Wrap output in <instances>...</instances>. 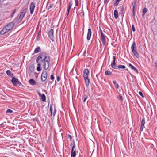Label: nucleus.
<instances>
[{"label": "nucleus", "mask_w": 157, "mask_h": 157, "mask_svg": "<svg viewBox=\"0 0 157 157\" xmlns=\"http://www.w3.org/2000/svg\"><path fill=\"white\" fill-rule=\"evenodd\" d=\"M50 58L49 56H46V54L44 53H42L40 54L36 60V62L37 63V70L39 71H41V63H43V67L44 69L45 70H47L50 65Z\"/></svg>", "instance_id": "obj_1"}, {"label": "nucleus", "mask_w": 157, "mask_h": 157, "mask_svg": "<svg viewBox=\"0 0 157 157\" xmlns=\"http://www.w3.org/2000/svg\"><path fill=\"white\" fill-rule=\"evenodd\" d=\"M73 144V146L72 147L71 150V157H75L76 156V149L75 148V143L74 141H73V143H71L70 146H71Z\"/></svg>", "instance_id": "obj_2"}, {"label": "nucleus", "mask_w": 157, "mask_h": 157, "mask_svg": "<svg viewBox=\"0 0 157 157\" xmlns=\"http://www.w3.org/2000/svg\"><path fill=\"white\" fill-rule=\"evenodd\" d=\"M48 36L50 38L51 40L53 42L54 41V30L52 29L49 31L48 33Z\"/></svg>", "instance_id": "obj_3"}, {"label": "nucleus", "mask_w": 157, "mask_h": 157, "mask_svg": "<svg viewBox=\"0 0 157 157\" xmlns=\"http://www.w3.org/2000/svg\"><path fill=\"white\" fill-rule=\"evenodd\" d=\"M47 74L46 71H44L42 73L41 75V80L43 82H45L47 78Z\"/></svg>", "instance_id": "obj_4"}, {"label": "nucleus", "mask_w": 157, "mask_h": 157, "mask_svg": "<svg viewBox=\"0 0 157 157\" xmlns=\"http://www.w3.org/2000/svg\"><path fill=\"white\" fill-rule=\"evenodd\" d=\"M27 9L26 8H25L22 11V12L21 13L18 19L20 21L22 20L23 18L25 13L26 12Z\"/></svg>", "instance_id": "obj_5"}, {"label": "nucleus", "mask_w": 157, "mask_h": 157, "mask_svg": "<svg viewBox=\"0 0 157 157\" xmlns=\"http://www.w3.org/2000/svg\"><path fill=\"white\" fill-rule=\"evenodd\" d=\"M35 8V3L33 2H31L30 5V14H33Z\"/></svg>", "instance_id": "obj_6"}, {"label": "nucleus", "mask_w": 157, "mask_h": 157, "mask_svg": "<svg viewBox=\"0 0 157 157\" xmlns=\"http://www.w3.org/2000/svg\"><path fill=\"white\" fill-rule=\"evenodd\" d=\"M14 23L13 22H11L7 24L5 27L6 28L8 29V30L9 31L12 29L14 27Z\"/></svg>", "instance_id": "obj_7"}, {"label": "nucleus", "mask_w": 157, "mask_h": 157, "mask_svg": "<svg viewBox=\"0 0 157 157\" xmlns=\"http://www.w3.org/2000/svg\"><path fill=\"white\" fill-rule=\"evenodd\" d=\"M11 82L13 85L15 86H17L19 84L18 79L14 77L13 78Z\"/></svg>", "instance_id": "obj_8"}, {"label": "nucleus", "mask_w": 157, "mask_h": 157, "mask_svg": "<svg viewBox=\"0 0 157 157\" xmlns=\"http://www.w3.org/2000/svg\"><path fill=\"white\" fill-rule=\"evenodd\" d=\"M91 30L90 28H89L88 29V32L87 36V39L89 40L91 38Z\"/></svg>", "instance_id": "obj_9"}, {"label": "nucleus", "mask_w": 157, "mask_h": 157, "mask_svg": "<svg viewBox=\"0 0 157 157\" xmlns=\"http://www.w3.org/2000/svg\"><path fill=\"white\" fill-rule=\"evenodd\" d=\"M145 119L144 118H143L141 122V124L140 126V130L141 131H142L143 130V128L144 127V125L145 124Z\"/></svg>", "instance_id": "obj_10"}, {"label": "nucleus", "mask_w": 157, "mask_h": 157, "mask_svg": "<svg viewBox=\"0 0 157 157\" xmlns=\"http://www.w3.org/2000/svg\"><path fill=\"white\" fill-rule=\"evenodd\" d=\"M9 31V30H8V29L7 28H6V27H5L1 30L0 32V34L1 35H3Z\"/></svg>", "instance_id": "obj_11"}, {"label": "nucleus", "mask_w": 157, "mask_h": 157, "mask_svg": "<svg viewBox=\"0 0 157 157\" xmlns=\"http://www.w3.org/2000/svg\"><path fill=\"white\" fill-rule=\"evenodd\" d=\"M38 94L39 96L41 97L42 101L44 102L45 101L46 99L45 95L44 94H41L40 92H38Z\"/></svg>", "instance_id": "obj_12"}, {"label": "nucleus", "mask_w": 157, "mask_h": 157, "mask_svg": "<svg viewBox=\"0 0 157 157\" xmlns=\"http://www.w3.org/2000/svg\"><path fill=\"white\" fill-rule=\"evenodd\" d=\"M89 71L87 69H85L84 71L83 76L84 78L88 77Z\"/></svg>", "instance_id": "obj_13"}, {"label": "nucleus", "mask_w": 157, "mask_h": 157, "mask_svg": "<svg viewBox=\"0 0 157 157\" xmlns=\"http://www.w3.org/2000/svg\"><path fill=\"white\" fill-rule=\"evenodd\" d=\"M101 38L102 41V43L104 44H105L106 42V40L105 37V36L103 34V33H101Z\"/></svg>", "instance_id": "obj_14"}, {"label": "nucleus", "mask_w": 157, "mask_h": 157, "mask_svg": "<svg viewBox=\"0 0 157 157\" xmlns=\"http://www.w3.org/2000/svg\"><path fill=\"white\" fill-rule=\"evenodd\" d=\"M29 84L32 85H35L37 83V82L33 79H30L29 81Z\"/></svg>", "instance_id": "obj_15"}, {"label": "nucleus", "mask_w": 157, "mask_h": 157, "mask_svg": "<svg viewBox=\"0 0 157 157\" xmlns=\"http://www.w3.org/2000/svg\"><path fill=\"white\" fill-rule=\"evenodd\" d=\"M132 50L134 56L137 58H139V56L138 53L137 52L136 50Z\"/></svg>", "instance_id": "obj_16"}, {"label": "nucleus", "mask_w": 157, "mask_h": 157, "mask_svg": "<svg viewBox=\"0 0 157 157\" xmlns=\"http://www.w3.org/2000/svg\"><path fill=\"white\" fill-rule=\"evenodd\" d=\"M129 66L130 68H132V70L134 71H135L138 73V71L137 69L132 64L129 63Z\"/></svg>", "instance_id": "obj_17"}, {"label": "nucleus", "mask_w": 157, "mask_h": 157, "mask_svg": "<svg viewBox=\"0 0 157 157\" xmlns=\"http://www.w3.org/2000/svg\"><path fill=\"white\" fill-rule=\"evenodd\" d=\"M113 61L111 64V66H112V67L114 68H115L116 63H115V59H116V57L115 56H113Z\"/></svg>", "instance_id": "obj_18"}, {"label": "nucleus", "mask_w": 157, "mask_h": 157, "mask_svg": "<svg viewBox=\"0 0 157 157\" xmlns=\"http://www.w3.org/2000/svg\"><path fill=\"white\" fill-rule=\"evenodd\" d=\"M84 78L85 82L86 85V86L88 87L89 86L90 83V80L88 79V77Z\"/></svg>", "instance_id": "obj_19"}, {"label": "nucleus", "mask_w": 157, "mask_h": 157, "mask_svg": "<svg viewBox=\"0 0 157 157\" xmlns=\"http://www.w3.org/2000/svg\"><path fill=\"white\" fill-rule=\"evenodd\" d=\"M50 110L51 115L52 116L53 115L54 116H55V115L56 112V109L55 108L54 110L53 113V109H52V108L51 106V105Z\"/></svg>", "instance_id": "obj_20"}, {"label": "nucleus", "mask_w": 157, "mask_h": 157, "mask_svg": "<svg viewBox=\"0 0 157 157\" xmlns=\"http://www.w3.org/2000/svg\"><path fill=\"white\" fill-rule=\"evenodd\" d=\"M114 15L116 19H117L118 18V11L117 10V6L116 7L115 10L114 12Z\"/></svg>", "instance_id": "obj_21"}, {"label": "nucleus", "mask_w": 157, "mask_h": 157, "mask_svg": "<svg viewBox=\"0 0 157 157\" xmlns=\"http://www.w3.org/2000/svg\"><path fill=\"white\" fill-rule=\"evenodd\" d=\"M7 74L10 77H13V74L12 73L10 70H7L6 71Z\"/></svg>", "instance_id": "obj_22"}, {"label": "nucleus", "mask_w": 157, "mask_h": 157, "mask_svg": "<svg viewBox=\"0 0 157 157\" xmlns=\"http://www.w3.org/2000/svg\"><path fill=\"white\" fill-rule=\"evenodd\" d=\"M147 10L146 8H144L143 10V13L142 14V16H144L146 13H147Z\"/></svg>", "instance_id": "obj_23"}, {"label": "nucleus", "mask_w": 157, "mask_h": 157, "mask_svg": "<svg viewBox=\"0 0 157 157\" xmlns=\"http://www.w3.org/2000/svg\"><path fill=\"white\" fill-rule=\"evenodd\" d=\"M131 49H135L136 48V43L135 42H133L131 46Z\"/></svg>", "instance_id": "obj_24"}, {"label": "nucleus", "mask_w": 157, "mask_h": 157, "mask_svg": "<svg viewBox=\"0 0 157 157\" xmlns=\"http://www.w3.org/2000/svg\"><path fill=\"white\" fill-rule=\"evenodd\" d=\"M126 68V67L123 65H118V69H125Z\"/></svg>", "instance_id": "obj_25"}, {"label": "nucleus", "mask_w": 157, "mask_h": 157, "mask_svg": "<svg viewBox=\"0 0 157 157\" xmlns=\"http://www.w3.org/2000/svg\"><path fill=\"white\" fill-rule=\"evenodd\" d=\"M84 99L83 100V102H85L87 99L88 98V96L87 95H85L84 96Z\"/></svg>", "instance_id": "obj_26"}, {"label": "nucleus", "mask_w": 157, "mask_h": 157, "mask_svg": "<svg viewBox=\"0 0 157 157\" xmlns=\"http://www.w3.org/2000/svg\"><path fill=\"white\" fill-rule=\"evenodd\" d=\"M113 82L116 87L117 88H118V84H117V82L115 80H113Z\"/></svg>", "instance_id": "obj_27"}, {"label": "nucleus", "mask_w": 157, "mask_h": 157, "mask_svg": "<svg viewBox=\"0 0 157 157\" xmlns=\"http://www.w3.org/2000/svg\"><path fill=\"white\" fill-rule=\"evenodd\" d=\"M13 112V110L11 109H8L6 111V113H11Z\"/></svg>", "instance_id": "obj_28"}, {"label": "nucleus", "mask_w": 157, "mask_h": 157, "mask_svg": "<svg viewBox=\"0 0 157 157\" xmlns=\"http://www.w3.org/2000/svg\"><path fill=\"white\" fill-rule=\"evenodd\" d=\"M54 6V5L53 4H51L49 5V6L48 8V10H51L52 8Z\"/></svg>", "instance_id": "obj_29"}, {"label": "nucleus", "mask_w": 157, "mask_h": 157, "mask_svg": "<svg viewBox=\"0 0 157 157\" xmlns=\"http://www.w3.org/2000/svg\"><path fill=\"white\" fill-rule=\"evenodd\" d=\"M72 2L71 1L69 3L68 8H69V9H71V7L72 6Z\"/></svg>", "instance_id": "obj_30"}, {"label": "nucleus", "mask_w": 157, "mask_h": 157, "mask_svg": "<svg viewBox=\"0 0 157 157\" xmlns=\"http://www.w3.org/2000/svg\"><path fill=\"white\" fill-rule=\"evenodd\" d=\"M105 74L106 75H109L111 74V72L108 71H106L105 72Z\"/></svg>", "instance_id": "obj_31"}, {"label": "nucleus", "mask_w": 157, "mask_h": 157, "mask_svg": "<svg viewBox=\"0 0 157 157\" xmlns=\"http://www.w3.org/2000/svg\"><path fill=\"white\" fill-rule=\"evenodd\" d=\"M121 13L122 14H123L124 13V9L123 6H122L121 9Z\"/></svg>", "instance_id": "obj_32"}, {"label": "nucleus", "mask_w": 157, "mask_h": 157, "mask_svg": "<svg viewBox=\"0 0 157 157\" xmlns=\"http://www.w3.org/2000/svg\"><path fill=\"white\" fill-rule=\"evenodd\" d=\"M118 99L120 101H122L123 99V98L121 95H119L118 96Z\"/></svg>", "instance_id": "obj_33"}, {"label": "nucleus", "mask_w": 157, "mask_h": 157, "mask_svg": "<svg viewBox=\"0 0 157 157\" xmlns=\"http://www.w3.org/2000/svg\"><path fill=\"white\" fill-rule=\"evenodd\" d=\"M132 31L134 32L135 31V28L133 25H132Z\"/></svg>", "instance_id": "obj_34"}, {"label": "nucleus", "mask_w": 157, "mask_h": 157, "mask_svg": "<svg viewBox=\"0 0 157 157\" xmlns=\"http://www.w3.org/2000/svg\"><path fill=\"white\" fill-rule=\"evenodd\" d=\"M139 94L142 97L144 98V96L142 92L141 91H139Z\"/></svg>", "instance_id": "obj_35"}, {"label": "nucleus", "mask_w": 157, "mask_h": 157, "mask_svg": "<svg viewBox=\"0 0 157 157\" xmlns=\"http://www.w3.org/2000/svg\"><path fill=\"white\" fill-rule=\"evenodd\" d=\"M16 9H14V10L13 11V13H12V14H11V17H12L14 14V13H15V12H16Z\"/></svg>", "instance_id": "obj_36"}, {"label": "nucleus", "mask_w": 157, "mask_h": 157, "mask_svg": "<svg viewBox=\"0 0 157 157\" xmlns=\"http://www.w3.org/2000/svg\"><path fill=\"white\" fill-rule=\"evenodd\" d=\"M75 6H77L78 5V0H75Z\"/></svg>", "instance_id": "obj_37"}, {"label": "nucleus", "mask_w": 157, "mask_h": 157, "mask_svg": "<svg viewBox=\"0 0 157 157\" xmlns=\"http://www.w3.org/2000/svg\"><path fill=\"white\" fill-rule=\"evenodd\" d=\"M114 5L116 6L118 5V0H116L114 4Z\"/></svg>", "instance_id": "obj_38"}, {"label": "nucleus", "mask_w": 157, "mask_h": 157, "mask_svg": "<svg viewBox=\"0 0 157 157\" xmlns=\"http://www.w3.org/2000/svg\"><path fill=\"white\" fill-rule=\"evenodd\" d=\"M136 2L134 1L133 3V10H134V9L135 8V6L136 4Z\"/></svg>", "instance_id": "obj_39"}, {"label": "nucleus", "mask_w": 157, "mask_h": 157, "mask_svg": "<svg viewBox=\"0 0 157 157\" xmlns=\"http://www.w3.org/2000/svg\"><path fill=\"white\" fill-rule=\"evenodd\" d=\"M50 78H51V80H53L54 79V76L52 75H51Z\"/></svg>", "instance_id": "obj_40"}, {"label": "nucleus", "mask_w": 157, "mask_h": 157, "mask_svg": "<svg viewBox=\"0 0 157 157\" xmlns=\"http://www.w3.org/2000/svg\"><path fill=\"white\" fill-rule=\"evenodd\" d=\"M56 80H57V81L58 82L59 81V80H60V78H59V77L58 76V77H57Z\"/></svg>", "instance_id": "obj_41"}, {"label": "nucleus", "mask_w": 157, "mask_h": 157, "mask_svg": "<svg viewBox=\"0 0 157 157\" xmlns=\"http://www.w3.org/2000/svg\"><path fill=\"white\" fill-rule=\"evenodd\" d=\"M39 52V50H35L34 52L37 53Z\"/></svg>", "instance_id": "obj_42"}, {"label": "nucleus", "mask_w": 157, "mask_h": 157, "mask_svg": "<svg viewBox=\"0 0 157 157\" xmlns=\"http://www.w3.org/2000/svg\"><path fill=\"white\" fill-rule=\"evenodd\" d=\"M155 67L157 68V63H154Z\"/></svg>", "instance_id": "obj_43"}, {"label": "nucleus", "mask_w": 157, "mask_h": 157, "mask_svg": "<svg viewBox=\"0 0 157 157\" xmlns=\"http://www.w3.org/2000/svg\"><path fill=\"white\" fill-rule=\"evenodd\" d=\"M41 35V31H40L38 35V37L39 36H40Z\"/></svg>", "instance_id": "obj_44"}, {"label": "nucleus", "mask_w": 157, "mask_h": 157, "mask_svg": "<svg viewBox=\"0 0 157 157\" xmlns=\"http://www.w3.org/2000/svg\"><path fill=\"white\" fill-rule=\"evenodd\" d=\"M68 137L70 138V139L71 140L72 139V137L70 135H68Z\"/></svg>", "instance_id": "obj_45"}, {"label": "nucleus", "mask_w": 157, "mask_h": 157, "mask_svg": "<svg viewBox=\"0 0 157 157\" xmlns=\"http://www.w3.org/2000/svg\"><path fill=\"white\" fill-rule=\"evenodd\" d=\"M35 49H40V47H37Z\"/></svg>", "instance_id": "obj_46"}, {"label": "nucleus", "mask_w": 157, "mask_h": 157, "mask_svg": "<svg viewBox=\"0 0 157 157\" xmlns=\"http://www.w3.org/2000/svg\"><path fill=\"white\" fill-rule=\"evenodd\" d=\"M86 53V50H85L84 51V52H83V55L84 56L85 55Z\"/></svg>", "instance_id": "obj_47"}, {"label": "nucleus", "mask_w": 157, "mask_h": 157, "mask_svg": "<svg viewBox=\"0 0 157 157\" xmlns=\"http://www.w3.org/2000/svg\"><path fill=\"white\" fill-rule=\"evenodd\" d=\"M108 2V0H104V3H105Z\"/></svg>", "instance_id": "obj_48"}, {"label": "nucleus", "mask_w": 157, "mask_h": 157, "mask_svg": "<svg viewBox=\"0 0 157 157\" xmlns=\"http://www.w3.org/2000/svg\"><path fill=\"white\" fill-rule=\"evenodd\" d=\"M70 10V9L68 8V9H67V12H68V13H69Z\"/></svg>", "instance_id": "obj_49"}, {"label": "nucleus", "mask_w": 157, "mask_h": 157, "mask_svg": "<svg viewBox=\"0 0 157 157\" xmlns=\"http://www.w3.org/2000/svg\"><path fill=\"white\" fill-rule=\"evenodd\" d=\"M82 15H83V16H84V12L83 11V12H82Z\"/></svg>", "instance_id": "obj_50"}, {"label": "nucleus", "mask_w": 157, "mask_h": 157, "mask_svg": "<svg viewBox=\"0 0 157 157\" xmlns=\"http://www.w3.org/2000/svg\"><path fill=\"white\" fill-rule=\"evenodd\" d=\"M133 15L134 16L135 15L134 12V10H133Z\"/></svg>", "instance_id": "obj_51"}, {"label": "nucleus", "mask_w": 157, "mask_h": 157, "mask_svg": "<svg viewBox=\"0 0 157 157\" xmlns=\"http://www.w3.org/2000/svg\"><path fill=\"white\" fill-rule=\"evenodd\" d=\"M103 33V32H102V31L101 30V29H100V33Z\"/></svg>", "instance_id": "obj_52"}, {"label": "nucleus", "mask_w": 157, "mask_h": 157, "mask_svg": "<svg viewBox=\"0 0 157 157\" xmlns=\"http://www.w3.org/2000/svg\"><path fill=\"white\" fill-rule=\"evenodd\" d=\"M69 14V13H68V12H67V16Z\"/></svg>", "instance_id": "obj_53"}, {"label": "nucleus", "mask_w": 157, "mask_h": 157, "mask_svg": "<svg viewBox=\"0 0 157 157\" xmlns=\"http://www.w3.org/2000/svg\"><path fill=\"white\" fill-rule=\"evenodd\" d=\"M126 70H127V71H128V69H126Z\"/></svg>", "instance_id": "obj_54"}, {"label": "nucleus", "mask_w": 157, "mask_h": 157, "mask_svg": "<svg viewBox=\"0 0 157 157\" xmlns=\"http://www.w3.org/2000/svg\"><path fill=\"white\" fill-rule=\"evenodd\" d=\"M74 46H73V47H72L73 49V48H74Z\"/></svg>", "instance_id": "obj_55"}, {"label": "nucleus", "mask_w": 157, "mask_h": 157, "mask_svg": "<svg viewBox=\"0 0 157 157\" xmlns=\"http://www.w3.org/2000/svg\"><path fill=\"white\" fill-rule=\"evenodd\" d=\"M120 0H118V2H119V1H120Z\"/></svg>", "instance_id": "obj_56"}]
</instances>
